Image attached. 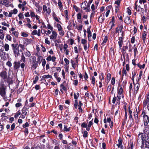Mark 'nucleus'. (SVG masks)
Wrapping results in <instances>:
<instances>
[{"instance_id":"obj_1","label":"nucleus","mask_w":149,"mask_h":149,"mask_svg":"<svg viewBox=\"0 0 149 149\" xmlns=\"http://www.w3.org/2000/svg\"><path fill=\"white\" fill-rule=\"evenodd\" d=\"M11 46L15 57H17L19 54V52H22V50H24L25 49L24 45L21 44H12Z\"/></svg>"},{"instance_id":"obj_2","label":"nucleus","mask_w":149,"mask_h":149,"mask_svg":"<svg viewBox=\"0 0 149 149\" xmlns=\"http://www.w3.org/2000/svg\"><path fill=\"white\" fill-rule=\"evenodd\" d=\"M6 86L4 84L3 82H1L0 84V95L4 100L6 99Z\"/></svg>"},{"instance_id":"obj_3","label":"nucleus","mask_w":149,"mask_h":149,"mask_svg":"<svg viewBox=\"0 0 149 149\" xmlns=\"http://www.w3.org/2000/svg\"><path fill=\"white\" fill-rule=\"evenodd\" d=\"M142 114H143V121L144 123V126L148 125L149 122V117L148 116L146 115V113L144 112H143Z\"/></svg>"},{"instance_id":"obj_4","label":"nucleus","mask_w":149,"mask_h":149,"mask_svg":"<svg viewBox=\"0 0 149 149\" xmlns=\"http://www.w3.org/2000/svg\"><path fill=\"white\" fill-rule=\"evenodd\" d=\"M141 140L142 143L144 140H146V136L144 135H143V133L139 134L138 135V138L137 139V143L139 144L141 141Z\"/></svg>"},{"instance_id":"obj_5","label":"nucleus","mask_w":149,"mask_h":149,"mask_svg":"<svg viewBox=\"0 0 149 149\" xmlns=\"http://www.w3.org/2000/svg\"><path fill=\"white\" fill-rule=\"evenodd\" d=\"M149 138L146 137V140H144V141H143L141 144V148H149V141H148Z\"/></svg>"},{"instance_id":"obj_6","label":"nucleus","mask_w":149,"mask_h":149,"mask_svg":"<svg viewBox=\"0 0 149 149\" xmlns=\"http://www.w3.org/2000/svg\"><path fill=\"white\" fill-rule=\"evenodd\" d=\"M144 128L143 130V135H144L145 136L146 135L147 137L149 136V125H146L144 126Z\"/></svg>"},{"instance_id":"obj_7","label":"nucleus","mask_w":149,"mask_h":149,"mask_svg":"<svg viewBox=\"0 0 149 149\" xmlns=\"http://www.w3.org/2000/svg\"><path fill=\"white\" fill-rule=\"evenodd\" d=\"M0 77L4 81L8 78V75L6 71H2L0 72Z\"/></svg>"},{"instance_id":"obj_8","label":"nucleus","mask_w":149,"mask_h":149,"mask_svg":"<svg viewBox=\"0 0 149 149\" xmlns=\"http://www.w3.org/2000/svg\"><path fill=\"white\" fill-rule=\"evenodd\" d=\"M138 1H137L135 2V6L134 7V9L136 10L138 12L139 11H143V9L141 8L140 5H138L137 4Z\"/></svg>"},{"instance_id":"obj_9","label":"nucleus","mask_w":149,"mask_h":149,"mask_svg":"<svg viewBox=\"0 0 149 149\" xmlns=\"http://www.w3.org/2000/svg\"><path fill=\"white\" fill-rule=\"evenodd\" d=\"M79 95V93H77L76 94L75 93H74V98L76 99L74 100V107L76 109H77L78 106V102L77 99L78 98Z\"/></svg>"},{"instance_id":"obj_10","label":"nucleus","mask_w":149,"mask_h":149,"mask_svg":"<svg viewBox=\"0 0 149 149\" xmlns=\"http://www.w3.org/2000/svg\"><path fill=\"white\" fill-rule=\"evenodd\" d=\"M129 118L127 122V124L129 125V127H131L134 124L132 116V114L130 115Z\"/></svg>"},{"instance_id":"obj_11","label":"nucleus","mask_w":149,"mask_h":149,"mask_svg":"<svg viewBox=\"0 0 149 149\" xmlns=\"http://www.w3.org/2000/svg\"><path fill=\"white\" fill-rule=\"evenodd\" d=\"M8 56V54L4 52H3L1 54L0 56L1 58L3 60H6L7 59V57Z\"/></svg>"},{"instance_id":"obj_12","label":"nucleus","mask_w":149,"mask_h":149,"mask_svg":"<svg viewBox=\"0 0 149 149\" xmlns=\"http://www.w3.org/2000/svg\"><path fill=\"white\" fill-rule=\"evenodd\" d=\"M14 64V70H18L20 67V63L19 61H15Z\"/></svg>"},{"instance_id":"obj_13","label":"nucleus","mask_w":149,"mask_h":149,"mask_svg":"<svg viewBox=\"0 0 149 149\" xmlns=\"http://www.w3.org/2000/svg\"><path fill=\"white\" fill-rule=\"evenodd\" d=\"M148 103H149V94L147 95L146 98L144 100L143 103V106L145 107H146Z\"/></svg>"},{"instance_id":"obj_14","label":"nucleus","mask_w":149,"mask_h":149,"mask_svg":"<svg viewBox=\"0 0 149 149\" xmlns=\"http://www.w3.org/2000/svg\"><path fill=\"white\" fill-rule=\"evenodd\" d=\"M52 35L50 36V39L51 40L56 39L57 35V33L54 31H52Z\"/></svg>"},{"instance_id":"obj_15","label":"nucleus","mask_w":149,"mask_h":149,"mask_svg":"<svg viewBox=\"0 0 149 149\" xmlns=\"http://www.w3.org/2000/svg\"><path fill=\"white\" fill-rule=\"evenodd\" d=\"M10 2L8 0H4L3 1L2 4L5 5L6 7H8L11 6V4H10Z\"/></svg>"},{"instance_id":"obj_16","label":"nucleus","mask_w":149,"mask_h":149,"mask_svg":"<svg viewBox=\"0 0 149 149\" xmlns=\"http://www.w3.org/2000/svg\"><path fill=\"white\" fill-rule=\"evenodd\" d=\"M125 22L127 24H129L131 22V20L130 19V18L129 17H127L125 18Z\"/></svg>"},{"instance_id":"obj_17","label":"nucleus","mask_w":149,"mask_h":149,"mask_svg":"<svg viewBox=\"0 0 149 149\" xmlns=\"http://www.w3.org/2000/svg\"><path fill=\"white\" fill-rule=\"evenodd\" d=\"M5 50L6 52L8 51L10 49V47L9 45L8 44L6 43L4 45Z\"/></svg>"},{"instance_id":"obj_18","label":"nucleus","mask_w":149,"mask_h":149,"mask_svg":"<svg viewBox=\"0 0 149 149\" xmlns=\"http://www.w3.org/2000/svg\"><path fill=\"white\" fill-rule=\"evenodd\" d=\"M4 46L3 42L2 40H0V51L3 52L4 50L3 47Z\"/></svg>"},{"instance_id":"obj_19","label":"nucleus","mask_w":149,"mask_h":149,"mask_svg":"<svg viewBox=\"0 0 149 149\" xmlns=\"http://www.w3.org/2000/svg\"><path fill=\"white\" fill-rule=\"evenodd\" d=\"M52 78V76L49 75H45L43 76L42 78V80H44L45 78Z\"/></svg>"},{"instance_id":"obj_20","label":"nucleus","mask_w":149,"mask_h":149,"mask_svg":"<svg viewBox=\"0 0 149 149\" xmlns=\"http://www.w3.org/2000/svg\"><path fill=\"white\" fill-rule=\"evenodd\" d=\"M146 32H144L142 34V40H143V42L144 43H145V40H146Z\"/></svg>"},{"instance_id":"obj_21","label":"nucleus","mask_w":149,"mask_h":149,"mask_svg":"<svg viewBox=\"0 0 149 149\" xmlns=\"http://www.w3.org/2000/svg\"><path fill=\"white\" fill-rule=\"evenodd\" d=\"M3 31L2 30H0V38L1 40H3L4 38V35L3 33Z\"/></svg>"},{"instance_id":"obj_22","label":"nucleus","mask_w":149,"mask_h":149,"mask_svg":"<svg viewBox=\"0 0 149 149\" xmlns=\"http://www.w3.org/2000/svg\"><path fill=\"white\" fill-rule=\"evenodd\" d=\"M133 48L134 49V55L136 56L137 53L138 52V51L137 50V47H136V45H134Z\"/></svg>"},{"instance_id":"obj_23","label":"nucleus","mask_w":149,"mask_h":149,"mask_svg":"<svg viewBox=\"0 0 149 149\" xmlns=\"http://www.w3.org/2000/svg\"><path fill=\"white\" fill-rule=\"evenodd\" d=\"M87 4V1H85L83 2L82 3L81 7L84 8V9H85L86 8V6Z\"/></svg>"},{"instance_id":"obj_24","label":"nucleus","mask_w":149,"mask_h":149,"mask_svg":"<svg viewBox=\"0 0 149 149\" xmlns=\"http://www.w3.org/2000/svg\"><path fill=\"white\" fill-rule=\"evenodd\" d=\"M87 33L88 34V37L89 39L88 40L90 41V40L89 39V38L91 36V33L89 28H88L87 29Z\"/></svg>"},{"instance_id":"obj_25","label":"nucleus","mask_w":149,"mask_h":149,"mask_svg":"<svg viewBox=\"0 0 149 149\" xmlns=\"http://www.w3.org/2000/svg\"><path fill=\"white\" fill-rule=\"evenodd\" d=\"M82 133L83 134V136L84 137L86 138L87 137L88 133L87 131H85L84 132H82Z\"/></svg>"},{"instance_id":"obj_26","label":"nucleus","mask_w":149,"mask_h":149,"mask_svg":"<svg viewBox=\"0 0 149 149\" xmlns=\"http://www.w3.org/2000/svg\"><path fill=\"white\" fill-rule=\"evenodd\" d=\"M12 34L14 35L15 37H17L19 34V33L16 31H15L13 32H12Z\"/></svg>"},{"instance_id":"obj_27","label":"nucleus","mask_w":149,"mask_h":149,"mask_svg":"<svg viewBox=\"0 0 149 149\" xmlns=\"http://www.w3.org/2000/svg\"><path fill=\"white\" fill-rule=\"evenodd\" d=\"M26 109L24 107L22 109V114L26 115L27 113V112L26 111Z\"/></svg>"},{"instance_id":"obj_28","label":"nucleus","mask_w":149,"mask_h":149,"mask_svg":"<svg viewBox=\"0 0 149 149\" xmlns=\"http://www.w3.org/2000/svg\"><path fill=\"white\" fill-rule=\"evenodd\" d=\"M139 87V84L138 83H136L134 86V89L136 90V91H137Z\"/></svg>"},{"instance_id":"obj_29","label":"nucleus","mask_w":149,"mask_h":149,"mask_svg":"<svg viewBox=\"0 0 149 149\" xmlns=\"http://www.w3.org/2000/svg\"><path fill=\"white\" fill-rule=\"evenodd\" d=\"M102 15H100L99 18H98V21L100 23H102L104 21V18H102L101 17Z\"/></svg>"},{"instance_id":"obj_30","label":"nucleus","mask_w":149,"mask_h":149,"mask_svg":"<svg viewBox=\"0 0 149 149\" xmlns=\"http://www.w3.org/2000/svg\"><path fill=\"white\" fill-rule=\"evenodd\" d=\"M57 27L58 29V30L59 31H60V30H61L62 29V27L61 25L59 24H57Z\"/></svg>"},{"instance_id":"obj_31","label":"nucleus","mask_w":149,"mask_h":149,"mask_svg":"<svg viewBox=\"0 0 149 149\" xmlns=\"http://www.w3.org/2000/svg\"><path fill=\"white\" fill-rule=\"evenodd\" d=\"M118 94L119 95H121L123 92V90L122 87H121L118 91Z\"/></svg>"},{"instance_id":"obj_32","label":"nucleus","mask_w":149,"mask_h":149,"mask_svg":"<svg viewBox=\"0 0 149 149\" xmlns=\"http://www.w3.org/2000/svg\"><path fill=\"white\" fill-rule=\"evenodd\" d=\"M111 75V74L109 73L107 74V81H109L110 80Z\"/></svg>"},{"instance_id":"obj_33","label":"nucleus","mask_w":149,"mask_h":149,"mask_svg":"<svg viewBox=\"0 0 149 149\" xmlns=\"http://www.w3.org/2000/svg\"><path fill=\"white\" fill-rule=\"evenodd\" d=\"M71 63L72 64V68H73L74 69L75 68V63L74 62V61L72 60H71Z\"/></svg>"},{"instance_id":"obj_34","label":"nucleus","mask_w":149,"mask_h":149,"mask_svg":"<svg viewBox=\"0 0 149 149\" xmlns=\"http://www.w3.org/2000/svg\"><path fill=\"white\" fill-rule=\"evenodd\" d=\"M18 16L19 17L20 19L22 20V19L24 18L23 15L21 13H20L18 15Z\"/></svg>"},{"instance_id":"obj_35","label":"nucleus","mask_w":149,"mask_h":149,"mask_svg":"<svg viewBox=\"0 0 149 149\" xmlns=\"http://www.w3.org/2000/svg\"><path fill=\"white\" fill-rule=\"evenodd\" d=\"M21 61H22L24 63H25L26 62L25 57L24 55H23V53H22V55L21 56Z\"/></svg>"},{"instance_id":"obj_36","label":"nucleus","mask_w":149,"mask_h":149,"mask_svg":"<svg viewBox=\"0 0 149 149\" xmlns=\"http://www.w3.org/2000/svg\"><path fill=\"white\" fill-rule=\"evenodd\" d=\"M77 18L78 19H81V15L80 13H79L77 15Z\"/></svg>"},{"instance_id":"obj_37","label":"nucleus","mask_w":149,"mask_h":149,"mask_svg":"<svg viewBox=\"0 0 149 149\" xmlns=\"http://www.w3.org/2000/svg\"><path fill=\"white\" fill-rule=\"evenodd\" d=\"M21 114V113L20 111H18L17 112V113L15 114L14 116V117L15 118H17L19 115Z\"/></svg>"},{"instance_id":"obj_38","label":"nucleus","mask_w":149,"mask_h":149,"mask_svg":"<svg viewBox=\"0 0 149 149\" xmlns=\"http://www.w3.org/2000/svg\"><path fill=\"white\" fill-rule=\"evenodd\" d=\"M25 55L26 57H29L31 56V53L29 51H27L25 53Z\"/></svg>"},{"instance_id":"obj_39","label":"nucleus","mask_w":149,"mask_h":149,"mask_svg":"<svg viewBox=\"0 0 149 149\" xmlns=\"http://www.w3.org/2000/svg\"><path fill=\"white\" fill-rule=\"evenodd\" d=\"M63 130L64 131L68 132L70 130V128H67L66 126H65Z\"/></svg>"},{"instance_id":"obj_40","label":"nucleus","mask_w":149,"mask_h":149,"mask_svg":"<svg viewBox=\"0 0 149 149\" xmlns=\"http://www.w3.org/2000/svg\"><path fill=\"white\" fill-rule=\"evenodd\" d=\"M111 82L112 85H113L114 84L115 82V79L114 77L112 78Z\"/></svg>"},{"instance_id":"obj_41","label":"nucleus","mask_w":149,"mask_h":149,"mask_svg":"<svg viewBox=\"0 0 149 149\" xmlns=\"http://www.w3.org/2000/svg\"><path fill=\"white\" fill-rule=\"evenodd\" d=\"M21 35L22 36L24 37H27L28 36V35L24 32H23L22 33Z\"/></svg>"},{"instance_id":"obj_42","label":"nucleus","mask_w":149,"mask_h":149,"mask_svg":"<svg viewBox=\"0 0 149 149\" xmlns=\"http://www.w3.org/2000/svg\"><path fill=\"white\" fill-rule=\"evenodd\" d=\"M58 6H59V8H61L62 7L63 5H62V3L61 2V1L60 0H58Z\"/></svg>"},{"instance_id":"obj_43","label":"nucleus","mask_w":149,"mask_h":149,"mask_svg":"<svg viewBox=\"0 0 149 149\" xmlns=\"http://www.w3.org/2000/svg\"><path fill=\"white\" fill-rule=\"evenodd\" d=\"M129 51L131 52L132 51L133 47H132L131 44H130L129 45Z\"/></svg>"},{"instance_id":"obj_44","label":"nucleus","mask_w":149,"mask_h":149,"mask_svg":"<svg viewBox=\"0 0 149 149\" xmlns=\"http://www.w3.org/2000/svg\"><path fill=\"white\" fill-rule=\"evenodd\" d=\"M132 74L133 76H132V79L133 81V83H134V76L136 75V73L135 72H132Z\"/></svg>"},{"instance_id":"obj_45","label":"nucleus","mask_w":149,"mask_h":149,"mask_svg":"<svg viewBox=\"0 0 149 149\" xmlns=\"http://www.w3.org/2000/svg\"><path fill=\"white\" fill-rule=\"evenodd\" d=\"M6 38L8 40L10 41H11V38L9 35L7 34L6 36Z\"/></svg>"},{"instance_id":"obj_46","label":"nucleus","mask_w":149,"mask_h":149,"mask_svg":"<svg viewBox=\"0 0 149 149\" xmlns=\"http://www.w3.org/2000/svg\"><path fill=\"white\" fill-rule=\"evenodd\" d=\"M95 77L94 76H93L92 77L91 80L92 83L93 85L95 84Z\"/></svg>"},{"instance_id":"obj_47","label":"nucleus","mask_w":149,"mask_h":149,"mask_svg":"<svg viewBox=\"0 0 149 149\" xmlns=\"http://www.w3.org/2000/svg\"><path fill=\"white\" fill-rule=\"evenodd\" d=\"M46 63V61L45 59H43L42 63V64L43 67L45 66Z\"/></svg>"},{"instance_id":"obj_48","label":"nucleus","mask_w":149,"mask_h":149,"mask_svg":"<svg viewBox=\"0 0 149 149\" xmlns=\"http://www.w3.org/2000/svg\"><path fill=\"white\" fill-rule=\"evenodd\" d=\"M38 66V64L37 63H34V64L33 65L32 68H33V69H36V67Z\"/></svg>"},{"instance_id":"obj_49","label":"nucleus","mask_w":149,"mask_h":149,"mask_svg":"<svg viewBox=\"0 0 149 149\" xmlns=\"http://www.w3.org/2000/svg\"><path fill=\"white\" fill-rule=\"evenodd\" d=\"M123 43V41H119L118 42V44L119 45V47L120 49H121V47H122Z\"/></svg>"},{"instance_id":"obj_50","label":"nucleus","mask_w":149,"mask_h":149,"mask_svg":"<svg viewBox=\"0 0 149 149\" xmlns=\"http://www.w3.org/2000/svg\"><path fill=\"white\" fill-rule=\"evenodd\" d=\"M123 74L122 75V79L123 78V75L124 74L125 76L127 74V72L126 70L124 69V68L123 70Z\"/></svg>"},{"instance_id":"obj_51","label":"nucleus","mask_w":149,"mask_h":149,"mask_svg":"<svg viewBox=\"0 0 149 149\" xmlns=\"http://www.w3.org/2000/svg\"><path fill=\"white\" fill-rule=\"evenodd\" d=\"M48 38H45V42L48 45H49L50 43V42L48 40Z\"/></svg>"},{"instance_id":"obj_52","label":"nucleus","mask_w":149,"mask_h":149,"mask_svg":"<svg viewBox=\"0 0 149 149\" xmlns=\"http://www.w3.org/2000/svg\"><path fill=\"white\" fill-rule=\"evenodd\" d=\"M144 8H145V12L146 13L149 10V9L147 7L146 4L144 5Z\"/></svg>"},{"instance_id":"obj_53","label":"nucleus","mask_w":149,"mask_h":149,"mask_svg":"<svg viewBox=\"0 0 149 149\" xmlns=\"http://www.w3.org/2000/svg\"><path fill=\"white\" fill-rule=\"evenodd\" d=\"M6 65L9 67H10L12 66V63L10 61H8L6 63Z\"/></svg>"},{"instance_id":"obj_54","label":"nucleus","mask_w":149,"mask_h":149,"mask_svg":"<svg viewBox=\"0 0 149 149\" xmlns=\"http://www.w3.org/2000/svg\"><path fill=\"white\" fill-rule=\"evenodd\" d=\"M59 32V33L60 35L63 36L64 34V32L63 30H62V29L61 30H60V31Z\"/></svg>"},{"instance_id":"obj_55","label":"nucleus","mask_w":149,"mask_h":149,"mask_svg":"<svg viewBox=\"0 0 149 149\" xmlns=\"http://www.w3.org/2000/svg\"><path fill=\"white\" fill-rule=\"evenodd\" d=\"M134 116L135 119H137L138 118V113L137 112L134 113Z\"/></svg>"},{"instance_id":"obj_56","label":"nucleus","mask_w":149,"mask_h":149,"mask_svg":"<svg viewBox=\"0 0 149 149\" xmlns=\"http://www.w3.org/2000/svg\"><path fill=\"white\" fill-rule=\"evenodd\" d=\"M47 28L48 29H50L52 31H52H53V28L51 26V25L49 24H48L47 25Z\"/></svg>"},{"instance_id":"obj_57","label":"nucleus","mask_w":149,"mask_h":149,"mask_svg":"<svg viewBox=\"0 0 149 149\" xmlns=\"http://www.w3.org/2000/svg\"><path fill=\"white\" fill-rule=\"evenodd\" d=\"M107 40V36H105L104 38L102 44H103L104 43H106Z\"/></svg>"},{"instance_id":"obj_58","label":"nucleus","mask_w":149,"mask_h":149,"mask_svg":"<svg viewBox=\"0 0 149 149\" xmlns=\"http://www.w3.org/2000/svg\"><path fill=\"white\" fill-rule=\"evenodd\" d=\"M118 141V144H117V146H118L119 145L120 146V145H121V144H122V140L121 139H119Z\"/></svg>"},{"instance_id":"obj_59","label":"nucleus","mask_w":149,"mask_h":149,"mask_svg":"<svg viewBox=\"0 0 149 149\" xmlns=\"http://www.w3.org/2000/svg\"><path fill=\"white\" fill-rule=\"evenodd\" d=\"M64 61L65 63L67 65H68L69 63V61L66 58H65L64 59Z\"/></svg>"},{"instance_id":"obj_60","label":"nucleus","mask_w":149,"mask_h":149,"mask_svg":"<svg viewBox=\"0 0 149 149\" xmlns=\"http://www.w3.org/2000/svg\"><path fill=\"white\" fill-rule=\"evenodd\" d=\"M60 87L62 88V89L64 91H65L66 90V88L65 86L63 84H61L60 85Z\"/></svg>"},{"instance_id":"obj_61","label":"nucleus","mask_w":149,"mask_h":149,"mask_svg":"<svg viewBox=\"0 0 149 149\" xmlns=\"http://www.w3.org/2000/svg\"><path fill=\"white\" fill-rule=\"evenodd\" d=\"M30 13L31 15V17H34L35 16V14L34 12L32 11H30Z\"/></svg>"},{"instance_id":"obj_62","label":"nucleus","mask_w":149,"mask_h":149,"mask_svg":"<svg viewBox=\"0 0 149 149\" xmlns=\"http://www.w3.org/2000/svg\"><path fill=\"white\" fill-rule=\"evenodd\" d=\"M81 127H82L86 128L87 127V125L84 123H83L81 124Z\"/></svg>"},{"instance_id":"obj_63","label":"nucleus","mask_w":149,"mask_h":149,"mask_svg":"<svg viewBox=\"0 0 149 149\" xmlns=\"http://www.w3.org/2000/svg\"><path fill=\"white\" fill-rule=\"evenodd\" d=\"M29 124L28 123L26 122L25 124L23 125V127L24 128H26V127L29 126Z\"/></svg>"},{"instance_id":"obj_64","label":"nucleus","mask_w":149,"mask_h":149,"mask_svg":"<svg viewBox=\"0 0 149 149\" xmlns=\"http://www.w3.org/2000/svg\"><path fill=\"white\" fill-rule=\"evenodd\" d=\"M130 147L128 149H133L134 147V145L133 143H131L130 144Z\"/></svg>"}]
</instances>
